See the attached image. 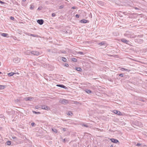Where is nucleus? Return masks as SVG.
<instances>
[{"label": "nucleus", "instance_id": "f257e3e1", "mask_svg": "<svg viewBox=\"0 0 147 147\" xmlns=\"http://www.w3.org/2000/svg\"><path fill=\"white\" fill-rule=\"evenodd\" d=\"M124 36L128 38H133L135 37V35L129 31H127L124 34Z\"/></svg>", "mask_w": 147, "mask_h": 147}, {"label": "nucleus", "instance_id": "f03ea898", "mask_svg": "<svg viewBox=\"0 0 147 147\" xmlns=\"http://www.w3.org/2000/svg\"><path fill=\"white\" fill-rule=\"evenodd\" d=\"M59 102L60 103L64 105H66L68 103V101L67 100L63 98L61 99Z\"/></svg>", "mask_w": 147, "mask_h": 147}, {"label": "nucleus", "instance_id": "7ed1b4c3", "mask_svg": "<svg viewBox=\"0 0 147 147\" xmlns=\"http://www.w3.org/2000/svg\"><path fill=\"white\" fill-rule=\"evenodd\" d=\"M29 52L30 53L29 54L31 53V54L34 55L38 56L40 54V53L36 51H32Z\"/></svg>", "mask_w": 147, "mask_h": 147}, {"label": "nucleus", "instance_id": "20e7f679", "mask_svg": "<svg viewBox=\"0 0 147 147\" xmlns=\"http://www.w3.org/2000/svg\"><path fill=\"white\" fill-rule=\"evenodd\" d=\"M41 108L42 109L48 110L50 109V108L48 106L46 105H43L41 106Z\"/></svg>", "mask_w": 147, "mask_h": 147}, {"label": "nucleus", "instance_id": "39448f33", "mask_svg": "<svg viewBox=\"0 0 147 147\" xmlns=\"http://www.w3.org/2000/svg\"><path fill=\"white\" fill-rule=\"evenodd\" d=\"M80 22L82 23H86L89 22V21L84 19L80 21Z\"/></svg>", "mask_w": 147, "mask_h": 147}, {"label": "nucleus", "instance_id": "423d86ee", "mask_svg": "<svg viewBox=\"0 0 147 147\" xmlns=\"http://www.w3.org/2000/svg\"><path fill=\"white\" fill-rule=\"evenodd\" d=\"M20 59L18 57L14 58L13 59V61L15 63H18L20 62Z\"/></svg>", "mask_w": 147, "mask_h": 147}, {"label": "nucleus", "instance_id": "0eeeda50", "mask_svg": "<svg viewBox=\"0 0 147 147\" xmlns=\"http://www.w3.org/2000/svg\"><path fill=\"white\" fill-rule=\"evenodd\" d=\"M113 113L117 114V115H122L120 111L117 110H114L113 111Z\"/></svg>", "mask_w": 147, "mask_h": 147}, {"label": "nucleus", "instance_id": "6e6552de", "mask_svg": "<svg viewBox=\"0 0 147 147\" xmlns=\"http://www.w3.org/2000/svg\"><path fill=\"white\" fill-rule=\"evenodd\" d=\"M37 23L40 25H42L44 22V21L42 19L38 20H37Z\"/></svg>", "mask_w": 147, "mask_h": 147}, {"label": "nucleus", "instance_id": "1a4fd4ad", "mask_svg": "<svg viewBox=\"0 0 147 147\" xmlns=\"http://www.w3.org/2000/svg\"><path fill=\"white\" fill-rule=\"evenodd\" d=\"M110 140L112 142L115 143H117V142H119V141L118 140L114 138H111L110 139Z\"/></svg>", "mask_w": 147, "mask_h": 147}, {"label": "nucleus", "instance_id": "9d476101", "mask_svg": "<svg viewBox=\"0 0 147 147\" xmlns=\"http://www.w3.org/2000/svg\"><path fill=\"white\" fill-rule=\"evenodd\" d=\"M121 41L123 42L124 43L126 44H128V43L129 42V41L128 40H127L124 39V38H122L121 39Z\"/></svg>", "mask_w": 147, "mask_h": 147}, {"label": "nucleus", "instance_id": "9b49d317", "mask_svg": "<svg viewBox=\"0 0 147 147\" xmlns=\"http://www.w3.org/2000/svg\"><path fill=\"white\" fill-rule=\"evenodd\" d=\"M98 45L100 46L104 45L105 46V48L106 47V43L105 42H101L98 43Z\"/></svg>", "mask_w": 147, "mask_h": 147}, {"label": "nucleus", "instance_id": "f8f14e48", "mask_svg": "<svg viewBox=\"0 0 147 147\" xmlns=\"http://www.w3.org/2000/svg\"><path fill=\"white\" fill-rule=\"evenodd\" d=\"M56 86L58 87H59L61 88H63L65 89H67V87L65 86L61 85V84H57Z\"/></svg>", "mask_w": 147, "mask_h": 147}, {"label": "nucleus", "instance_id": "ddd939ff", "mask_svg": "<svg viewBox=\"0 0 147 147\" xmlns=\"http://www.w3.org/2000/svg\"><path fill=\"white\" fill-rule=\"evenodd\" d=\"M25 34H26L28 36H30L33 37H36L37 36V35L30 34L27 32Z\"/></svg>", "mask_w": 147, "mask_h": 147}, {"label": "nucleus", "instance_id": "4468645a", "mask_svg": "<svg viewBox=\"0 0 147 147\" xmlns=\"http://www.w3.org/2000/svg\"><path fill=\"white\" fill-rule=\"evenodd\" d=\"M85 91L88 94H90L92 93V92L91 90L88 89H85Z\"/></svg>", "mask_w": 147, "mask_h": 147}, {"label": "nucleus", "instance_id": "2eb2a0df", "mask_svg": "<svg viewBox=\"0 0 147 147\" xmlns=\"http://www.w3.org/2000/svg\"><path fill=\"white\" fill-rule=\"evenodd\" d=\"M32 98L31 97H28L25 98L24 99L25 100H31Z\"/></svg>", "mask_w": 147, "mask_h": 147}, {"label": "nucleus", "instance_id": "dca6fc26", "mask_svg": "<svg viewBox=\"0 0 147 147\" xmlns=\"http://www.w3.org/2000/svg\"><path fill=\"white\" fill-rule=\"evenodd\" d=\"M121 71L125 70V71H128V72H129L130 71V70L129 69H126L125 68H123V67L121 68Z\"/></svg>", "mask_w": 147, "mask_h": 147}, {"label": "nucleus", "instance_id": "f3484780", "mask_svg": "<svg viewBox=\"0 0 147 147\" xmlns=\"http://www.w3.org/2000/svg\"><path fill=\"white\" fill-rule=\"evenodd\" d=\"M137 42L138 43L141 44L143 42V40L142 39H138Z\"/></svg>", "mask_w": 147, "mask_h": 147}, {"label": "nucleus", "instance_id": "a211bd4d", "mask_svg": "<svg viewBox=\"0 0 147 147\" xmlns=\"http://www.w3.org/2000/svg\"><path fill=\"white\" fill-rule=\"evenodd\" d=\"M15 74H16V73H14L11 72V73H8V75L9 76H13V75Z\"/></svg>", "mask_w": 147, "mask_h": 147}, {"label": "nucleus", "instance_id": "6ab92c4d", "mask_svg": "<svg viewBox=\"0 0 147 147\" xmlns=\"http://www.w3.org/2000/svg\"><path fill=\"white\" fill-rule=\"evenodd\" d=\"M1 35L4 37H7L8 35V34L7 33H2Z\"/></svg>", "mask_w": 147, "mask_h": 147}, {"label": "nucleus", "instance_id": "aec40b11", "mask_svg": "<svg viewBox=\"0 0 147 147\" xmlns=\"http://www.w3.org/2000/svg\"><path fill=\"white\" fill-rule=\"evenodd\" d=\"M6 87L5 86V85H0V89H4Z\"/></svg>", "mask_w": 147, "mask_h": 147}, {"label": "nucleus", "instance_id": "412c9836", "mask_svg": "<svg viewBox=\"0 0 147 147\" xmlns=\"http://www.w3.org/2000/svg\"><path fill=\"white\" fill-rule=\"evenodd\" d=\"M76 70L77 71H81L82 70V69L81 68L79 67L76 68Z\"/></svg>", "mask_w": 147, "mask_h": 147}, {"label": "nucleus", "instance_id": "4be33fe9", "mask_svg": "<svg viewBox=\"0 0 147 147\" xmlns=\"http://www.w3.org/2000/svg\"><path fill=\"white\" fill-rule=\"evenodd\" d=\"M52 130L53 132H54L55 133H57V130L55 128H53L52 129Z\"/></svg>", "mask_w": 147, "mask_h": 147}, {"label": "nucleus", "instance_id": "5701e85b", "mask_svg": "<svg viewBox=\"0 0 147 147\" xmlns=\"http://www.w3.org/2000/svg\"><path fill=\"white\" fill-rule=\"evenodd\" d=\"M61 59H62V60L64 61V62H66V61H67V59L65 58V57H61Z\"/></svg>", "mask_w": 147, "mask_h": 147}, {"label": "nucleus", "instance_id": "b1692460", "mask_svg": "<svg viewBox=\"0 0 147 147\" xmlns=\"http://www.w3.org/2000/svg\"><path fill=\"white\" fill-rule=\"evenodd\" d=\"M6 144L8 145H10L11 144V142L10 141H8L6 142Z\"/></svg>", "mask_w": 147, "mask_h": 147}, {"label": "nucleus", "instance_id": "393cba45", "mask_svg": "<svg viewBox=\"0 0 147 147\" xmlns=\"http://www.w3.org/2000/svg\"><path fill=\"white\" fill-rule=\"evenodd\" d=\"M71 60L74 62H76L77 61V59L74 58H72Z\"/></svg>", "mask_w": 147, "mask_h": 147}, {"label": "nucleus", "instance_id": "a878e982", "mask_svg": "<svg viewBox=\"0 0 147 147\" xmlns=\"http://www.w3.org/2000/svg\"><path fill=\"white\" fill-rule=\"evenodd\" d=\"M30 8L31 9H33L34 7V5H30Z\"/></svg>", "mask_w": 147, "mask_h": 147}, {"label": "nucleus", "instance_id": "bb28decb", "mask_svg": "<svg viewBox=\"0 0 147 147\" xmlns=\"http://www.w3.org/2000/svg\"><path fill=\"white\" fill-rule=\"evenodd\" d=\"M73 113H72L71 112V111H69L67 113V115H69V116H70V115H72Z\"/></svg>", "mask_w": 147, "mask_h": 147}, {"label": "nucleus", "instance_id": "cd10ccee", "mask_svg": "<svg viewBox=\"0 0 147 147\" xmlns=\"http://www.w3.org/2000/svg\"><path fill=\"white\" fill-rule=\"evenodd\" d=\"M81 125L82 126H84L86 127H88V126L87 124H81Z\"/></svg>", "mask_w": 147, "mask_h": 147}, {"label": "nucleus", "instance_id": "c85d7f7f", "mask_svg": "<svg viewBox=\"0 0 147 147\" xmlns=\"http://www.w3.org/2000/svg\"><path fill=\"white\" fill-rule=\"evenodd\" d=\"M63 141L64 142H68V140L67 139L65 138L63 140Z\"/></svg>", "mask_w": 147, "mask_h": 147}, {"label": "nucleus", "instance_id": "c756f323", "mask_svg": "<svg viewBox=\"0 0 147 147\" xmlns=\"http://www.w3.org/2000/svg\"><path fill=\"white\" fill-rule=\"evenodd\" d=\"M33 112L34 113H35L36 114H40V113L38 112H36L34 111H33Z\"/></svg>", "mask_w": 147, "mask_h": 147}, {"label": "nucleus", "instance_id": "7c9ffc66", "mask_svg": "<svg viewBox=\"0 0 147 147\" xmlns=\"http://www.w3.org/2000/svg\"><path fill=\"white\" fill-rule=\"evenodd\" d=\"M98 4H100L101 5H103V2L102 1H99L98 2Z\"/></svg>", "mask_w": 147, "mask_h": 147}, {"label": "nucleus", "instance_id": "2f4dec72", "mask_svg": "<svg viewBox=\"0 0 147 147\" xmlns=\"http://www.w3.org/2000/svg\"><path fill=\"white\" fill-rule=\"evenodd\" d=\"M78 53L80 55H84V53L82 52H78Z\"/></svg>", "mask_w": 147, "mask_h": 147}, {"label": "nucleus", "instance_id": "473e14b6", "mask_svg": "<svg viewBox=\"0 0 147 147\" xmlns=\"http://www.w3.org/2000/svg\"><path fill=\"white\" fill-rule=\"evenodd\" d=\"M118 75L119 76L121 77H123V74H118Z\"/></svg>", "mask_w": 147, "mask_h": 147}, {"label": "nucleus", "instance_id": "72a5a7b5", "mask_svg": "<svg viewBox=\"0 0 147 147\" xmlns=\"http://www.w3.org/2000/svg\"><path fill=\"white\" fill-rule=\"evenodd\" d=\"M56 16V14L55 13H53L52 14V16L53 17H54Z\"/></svg>", "mask_w": 147, "mask_h": 147}, {"label": "nucleus", "instance_id": "f704fd0d", "mask_svg": "<svg viewBox=\"0 0 147 147\" xmlns=\"http://www.w3.org/2000/svg\"><path fill=\"white\" fill-rule=\"evenodd\" d=\"M12 138L13 139V140H15L16 141V140H18V139L16 137H12Z\"/></svg>", "mask_w": 147, "mask_h": 147}, {"label": "nucleus", "instance_id": "c9c22d12", "mask_svg": "<svg viewBox=\"0 0 147 147\" xmlns=\"http://www.w3.org/2000/svg\"><path fill=\"white\" fill-rule=\"evenodd\" d=\"M10 18V19L12 20H14V18L12 16H11Z\"/></svg>", "mask_w": 147, "mask_h": 147}, {"label": "nucleus", "instance_id": "e433bc0d", "mask_svg": "<svg viewBox=\"0 0 147 147\" xmlns=\"http://www.w3.org/2000/svg\"><path fill=\"white\" fill-rule=\"evenodd\" d=\"M76 18H78L79 17V15L78 14H76Z\"/></svg>", "mask_w": 147, "mask_h": 147}, {"label": "nucleus", "instance_id": "4c0bfd02", "mask_svg": "<svg viewBox=\"0 0 147 147\" xmlns=\"http://www.w3.org/2000/svg\"><path fill=\"white\" fill-rule=\"evenodd\" d=\"M31 125L32 126H34V125H35V123H31Z\"/></svg>", "mask_w": 147, "mask_h": 147}, {"label": "nucleus", "instance_id": "58836bf2", "mask_svg": "<svg viewBox=\"0 0 147 147\" xmlns=\"http://www.w3.org/2000/svg\"><path fill=\"white\" fill-rule=\"evenodd\" d=\"M140 145H141V144H140V143H138V144H136V146H139Z\"/></svg>", "mask_w": 147, "mask_h": 147}, {"label": "nucleus", "instance_id": "ea45409f", "mask_svg": "<svg viewBox=\"0 0 147 147\" xmlns=\"http://www.w3.org/2000/svg\"><path fill=\"white\" fill-rule=\"evenodd\" d=\"M76 7H72V8H71V9H75L76 8Z\"/></svg>", "mask_w": 147, "mask_h": 147}, {"label": "nucleus", "instance_id": "a19ab883", "mask_svg": "<svg viewBox=\"0 0 147 147\" xmlns=\"http://www.w3.org/2000/svg\"><path fill=\"white\" fill-rule=\"evenodd\" d=\"M63 130L64 131H66V128H63Z\"/></svg>", "mask_w": 147, "mask_h": 147}, {"label": "nucleus", "instance_id": "79ce46f5", "mask_svg": "<svg viewBox=\"0 0 147 147\" xmlns=\"http://www.w3.org/2000/svg\"><path fill=\"white\" fill-rule=\"evenodd\" d=\"M65 66L66 67H67L68 66V64L66 63L65 65Z\"/></svg>", "mask_w": 147, "mask_h": 147}, {"label": "nucleus", "instance_id": "37998d69", "mask_svg": "<svg viewBox=\"0 0 147 147\" xmlns=\"http://www.w3.org/2000/svg\"><path fill=\"white\" fill-rule=\"evenodd\" d=\"M0 3L2 4H3L4 3V2H3V1H0Z\"/></svg>", "mask_w": 147, "mask_h": 147}, {"label": "nucleus", "instance_id": "c03bdc74", "mask_svg": "<svg viewBox=\"0 0 147 147\" xmlns=\"http://www.w3.org/2000/svg\"><path fill=\"white\" fill-rule=\"evenodd\" d=\"M35 108L36 109H38V106H36Z\"/></svg>", "mask_w": 147, "mask_h": 147}, {"label": "nucleus", "instance_id": "a18cd8bd", "mask_svg": "<svg viewBox=\"0 0 147 147\" xmlns=\"http://www.w3.org/2000/svg\"><path fill=\"white\" fill-rule=\"evenodd\" d=\"M68 33L67 31H66L65 32V33Z\"/></svg>", "mask_w": 147, "mask_h": 147}, {"label": "nucleus", "instance_id": "49530a36", "mask_svg": "<svg viewBox=\"0 0 147 147\" xmlns=\"http://www.w3.org/2000/svg\"><path fill=\"white\" fill-rule=\"evenodd\" d=\"M38 10H40V9L39 7H38L37 9Z\"/></svg>", "mask_w": 147, "mask_h": 147}, {"label": "nucleus", "instance_id": "de8ad7c7", "mask_svg": "<svg viewBox=\"0 0 147 147\" xmlns=\"http://www.w3.org/2000/svg\"><path fill=\"white\" fill-rule=\"evenodd\" d=\"M18 31L19 32H21V31H20V30H18Z\"/></svg>", "mask_w": 147, "mask_h": 147}, {"label": "nucleus", "instance_id": "09e8293b", "mask_svg": "<svg viewBox=\"0 0 147 147\" xmlns=\"http://www.w3.org/2000/svg\"><path fill=\"white\" fill-rule=\"evenodd\" d=\"M135 9H137H137H138V8H135Z\"/></svg>", "mask_w": 147, "mask_h": 147}, {"label": "nucleus", "instance_id": "8fccbe9b", "mask_svg": "<svg viewBox=\"0 0 147 147\" xmlns=\"http://www.w3.org/2000/svg\"><path fill=\"white\" fill-rule=\"evenodd\" d=\"M23 1L25 2L26 1V0H22Z\"/></svg>", "mask_w": 147, "mask_h": 147}, {"label": "nucleus", "instance_id": "3c124183", "mask_svg": "<svg viewBox=\"0 0 147 147\" xmlns=\"http://www.w3.org/2000/svg\"><path fill=\"white\" fill-rule=\"evenodd\" d=\"M113 147V145H111V146H110V147Z\"/></svg>", "mask_w": 147, "mask_h": 147}, {"label": "nucleus", "instance_id": "603ef678", "mask_svg": "<svg viewBox=\"0 0 147 147\" xmlns=\"http://www.w3.org/2000/svg\"><path fill=\"white\" fill-rule=\"evenodd\" d=\"M60 7H61V8H63V7H61V6H60Z\"/></svg>", "mask_w": 147, "mask_h": 147}, {"label": "nucleus", "instance_id": "864d4df0", "mask_svg": "<svg viewBox=\"0 0 147 147\" xmlns=\"http://www.w3.org/2000/svg\"><path fill=\"white\" fill-rule=\"evenodd\" d=\"M2 73L1 72H0V74H1Z\"/></svg>", "mask_w": 147, "mask_h": 147}]
</instances>
